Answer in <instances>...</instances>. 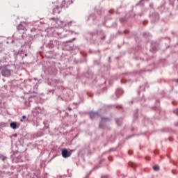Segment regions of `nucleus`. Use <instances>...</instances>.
I'll return each instance as SVG.
<instances>
[{"label": "nucleus", "instance_id": "nucleus-1", "mask_svg": "<svg viewBox=\"0 0 178 178\" xmlns=\"http://www.w3.org/2000/svg\"><path fill=\"white\" fill-rule=\"evenodd\" d=\"M1 74L4 77H10L12 75V70L8 69L6 67H4L1 70Z\"/></svg>", "mask_w": 178, "mask_h": 178}, {"label": "nucleus", "instance_id": "nucleus-2", "mask_svg": "<svg viewBox=\"0 0 178 178\" xmlns=\"http://www.w3.org/2000/svg\"><path fill=\"white\" fill-rule=\"evenodd\" d=\"M63 158H69L72 155V153L66 149H63L61 152Z\"/></svg>", "mask_w": 178, "mask_h": 178}, {"label": "nucleus", "instance_id": "nucleus-3", "mask_svg": "<svg viewBox=\"0 0 178 178\" xmlns=\"http://www.w3.org/2000/svg\"><path fill=\"white\" fill-rule=\"evenodd\" d=\"M10 127L13 129L14 130H16V127H17V124L16 122H11L10 124Z\"/></svg>", "mask_w": 178, "mask_h": 178}, {"label": "nucleus", "instance_id": "nucleus-4", "mask_svg": "<svg viewBox=\"0 0 178 178\" xmlns=\"http://www.w3.org/2000/svg\"><path fill=\"white\" fill-rule=\"evenodd\" d=\"M54 13H60V8L59 7H56L53 10Z\"/></svg>", "mask_w": 178, "mask_h": 178}, {"label": "nucleus", "instance_id": "nucleus-5", "mask_svg": "<svg viewBox=\"0 0 178 178\" xmlns=\"http://www.w3.org/2000/svg\"><path fill=\"white\" fill-rule=\"evenodd\" d=\"M95 116H98V113H90V118L92 119H94V118H95Z\"/></svg>", "mask_w": 178, "mask_h": 178}, {"label": "nucleus", "instance_id": "nucleus-6", "mask_svg": "<svg viewBox=\"0 0 178 178\" xmlns=\"http://www.w3.org/2000/svg\"><path fill=\"white\" fill-rule=\"evenodd\" d=\"M154 170L158 171L159 170V165H154L153 167Z\"/></svg>", "mask_w": 178, "mask_h": 178}, {"label": "nucleus", "instance_id": "nucleus-7", "mask_svg": "<svg viewBox=\"0 0 178 178\" xmlns=\"http://www.w3.org/2000/svg\"><path fill=\"white\" fill-rule=\"evenodd\" d=\"M22 119H26V116L25 115L22 116Z\"/></svg>", "mask_w": 178, "mask_h": 178}, {"label": "nucleus", "instance_id": "nucleus-8", "mask_svg": "<svg viewBox=\"0 0 178 178\" xmlns=\"http://www.w3.org/2000/svg\"><path fill=\"white\" fill-rule=\"evenodd\" d=\"M56 22L58 23V22H59V19H56Z\"/></svg>", "mask_w": 178, "mask_h": 178}, {"label": "nucleus", "instance_id": "nucleus-9", "mask_svg": "<svg viewBox=\"0 0 178 178\" xmlns=\"http://www.w3.org/2000/svg\"><path fill=\"white\" fill-rule=\"evenodd\" d=\"M51 20H55V18H51Z\"/></svg>", "mask_w": 178, "mask_h": 178}, {"label": "nucleus", "instance_id": "nucleus-10", "mask_svg": "<svg viewBox=\"0 0 178 178\" xmlns=\"http://www.w3.org/2000/svg\"><path fill=\"white\" fill-rule=\"evenodd\" d=\"M68 24H72V22H70V23H68Z\"/></svg>", "mask_w": 178, "mask_h": 178}, {"label": "nucleus", "instance_id": "nucleus-11", "mask_svg": "<svg viewBox=\"0 0 178 178\" xmlns=\"http://www.w3.org/2000/svg\"><path fill=\"white\" fill-rule=\"evenodd\" d=\"M25 56H27V54H25Z\"/></svg>", "mask_w": 178, "mask_h": 178}, {"label": "nucleus", "instance_id": "nucleus-12", "mask_svg": "<svg viewBox=\"0 0 178 178\" xmlns=\"http://www.w3.org/2000/svg\"><path fill=\"white\" fill-rule=\"evenodd\" d=\"M20 122H23V120H21Z\"/></svg>", "mask_w": 178, "mask_h": 178}]
</instances>
